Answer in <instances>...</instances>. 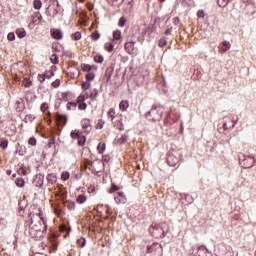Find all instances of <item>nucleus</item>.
Segmentation results:
<instances>
[{"instance_id": "obj_1", "label": "nucleus", "mask_w": 256, "mask_h": 256, "mask_svg": "<svg viewBox=\"0 0 256 256\" xmlns=\"http://www.w3.org/2000/svg\"><path fill=\"white\" fill-rule=\"evenodd\" d=\"M38 216L40 217V221L34 224L33 219H31V225L29 228L30 237L36 241L45 237V234L47 233V221L43 218V212L41 210H39Z\"/></svg>"}, {"instance_id": "obj_2", "label": "nucleus", "mask_w": 256, "mask_h": 256, "mask_svg": "<svg viewBox=\"0 0 256 256\" xmlns=\"http://www.w3.org/2000/svg\"><path fill=\"white\" fill-rule=\"evenodd\" d=\"M177 121H179V114H173V110H170L168 115L164 118L162 131H165L166 135L169 137L175 135L177 129L174 125Z\"/></svg>"}, {"instance_id": "obj_3", "label": "nucleus", "mask_w": 256, "mask_h": 256, "mask_svg": "<svg viewBox=\"0 0 256 256\" xmlns=\"http://www.w3.org/2000/svg\"><path fill=\"white\" fill-rule=\"evenodd\" d=\"M163 113H165V109L163 107L152 106L150 111L146 113V119L152 123H157L163 119Z\"/></svg>"}, {"instance_id": "obj_4", "label": "nucleus", "mask_w": 256, "mask_h": 256, "mask_svg": "<svg viewBox=\"0 0 256 256\" xmlns=\"http://www.w3.org/2000/svg\"><path fill=\"white\" fill-rule=\"evenodd\" d=\"M81 69L85 74L86 81H95V73H97L96 65L81 64Z\"/></svg>"}, {"instance_id": "obj_5", "label": "nucleus", "mask_w": 256, "mask_h": 256, "mask_svg": "<svg viewBox=\"0 0 256 256\" xmlns=\"http://www.w3.org/2000/svg\"><path fill=\"white\" fill-rule=\"evenodd\" d=\"M181 161V153L177 150H170L167 156L169 167H177Z\"/></svg>"}, {"instance_id": "obj_6", "label": "nucleus", "mask_w": 256, "mask_h": 256, "mask_svg": "<svg viewBox=\"0 0 256 256\" xmlns=\"http://www.w3.org/2000/svg\"><path fill=\"white\" fill-rule=\"evenodd\" d=\"M59 11H61V5H59V1L57 0H52L46 8V14L49 17H55Z\"/></svg>"}, {"instance_id": "obj_7", "label": "nucleus", "mask_w": 256, "mask_h": 256, "mask_svg": "<svg viewBox=\"0 0 256 256\" xmlns=\"http://www.w3.org/2000/svg\"><path fill=\"white\" fill-rule=\"evenodd\" d=\"M150 233L154 239H163L167 236V231L165 232V230L159 225L151 226Z\"/></svg>"}, {"instance_id": "obj_8", "label": "nucleus", "mask_w": 256, "mask_h": 256, "mask_svg": "<svg viewBox=\"0 0 256 256\" xmlns=\"http://www.w3.org/2000/svg\"><path fill=\"white\" fill-rule=\"evenodd\" d=\"M150 256H163V246L159 243H153L147 247Z\"/></svg>"}, {"instance_id": "obj_9", "label": "nucleus", "mask_w": 256, "mask_h": 256, "mask_svg": "<svg viewBox=\"0 0 256 256\" xmlns=\"http://www.w3.org/2000/svg\"><path fill=\"white\" fill-rule=\"evenodd\" d=\"M89 99V93L87 92H82L76 100V103L78 104V109L80 111H85L87 109V103H85V100Z\"/></svg>"}, {"instance_id": "obj_10", "label": "nucleus", "mask_w": 256, "mask_h": 256, "mask_svg": "<svg viewBox=\"0 0 256 256\" xmlns=\"http://www.w3.org/2000/svg\"><path fill=\"white\" fill-rule=\"evenodd\" d=\"M124 49L126 53H128V55H133L134 57H137V55L139 54V50L137 49V47H135V42L133 41L126 42L124 45Z\"/></svg>"}, {"instance_id": "obj_11", "label": "nucleus", "mask_w": 256, "mask_h": 256, "mask_svg": "<svg viewBox=\"0 0 256 256\" xmlns=\"http://www.w3.org/2000/svg\"><path fill=\"white\" fill-rule=\"evenodd\" d=\"M95 209L99 215H105V217L111 215V208L107 205L99 204Z\"/></svg>"}, {"instance_id": "obj_12", "label": "nucleus", "mask_w": 256, "mask_h": 256, "mask_svg": "<svg viewBox=\"0 0 256 256\" xmlns=\"http://www.w3.org/2000/svg\"><path fill=\"white\" fill-rule=\"evenodd\" d=\"M114 200L117 205H125V203H127V196L125 192H116L114 194Z\"/></svg>"}, {"instance_id": "obj_13", "label": "nucleus", "mask_w": 256, "mask_h": 256, "mask_svg": "<svg viewBox=\"0 0 256 256\" xmlns=\"http://www.w3.org/2000/svg\"><path fill=\"white\" fill-rule=\"evenodd\" d=\"M77 191H80L81 194L77 195L76 203H78V205H83V203H87V194H85V188L80 187L77 189Z\"/></svg>"}, {"instance_id": "obj_14", "label": "nucleus", "mask_w": 256, "mask_h": 256, "mask_svg": "<svg viewBox=\"0 0 256 256\" xmlns=\"http://www.w3.org/2000/svg\"><path fill=\"white\" fill-rule=\"evenodd\" d=\"M55 119L58 123V127H65V125H67L68 116L66 114L56 113Z\"/></svg>"}, {"instance_id": "obj_15", "label": "nucleus", "mask_w": 256, "mask_h": 256, "mask_svg": "<svg viewBox=\"0 0 256 256\" xmlns=\"http://www.w3.org/2000/svg\"><path fill=\"white\" fill-rule=\"evenodd\" d=\"M81 127L84 131V133H86V135H89V133H91V120L89 118H84L81 121Z\"/></svg>"}, {"instance_id": "obj_16", "label": "nucleus", "mask_w": 256, "mask_h": 256, "mask_svg": "<svg viewBox=\"0 0 256 256\" xmlns=\"http://www.w3.org/2000/svg\"><path fill=\"white\" fill-rule=\"evenodd\" d=\"M50 203L55 215H57V217H62L63 209H61V204L59 202H53L52 200H50Z\"/></svg>"}, {"instance_id": "obj_17", "label": "nucleus", "mask_w": 256, "mask_h": 256, "mask_svg": "<svg viewBox=\"0 0 256 256\" xmlns=\"http://www.w3.org/2000/svg\"><path fill=\"white\" fill-rule=\"evenodd\" d=\"M50 35L52 39H56V41H61V39H63V32H61V30L57 28H52L50 30Z\"/></svg>"}, {"instance_id": "obj_18", "label": "nucleus", "mask_w": 256, "mask_h": 256, "mask_svg": "<svg viewBox=\"0 0 256 256\" xmlns=\"http://www.w3.org/2000/svg\"><path fill=\"white\" fill-rule=\"evenodd\" d=\"M219 53H227V51H229V49H231V43H229L228 41H223L219 47Z\"/></svg>"}, {"instance_id": "obj_19", "label": "nucleus", "mask_w": 256, "mask_h": 256, "mask_svg": "<svg viewBox=\"0 0 256 256\" xmlns=\"http://www.w3.org/2000/svg\"><path fill=\"white\" fill-rule=\"evenodd\" d=\"M255 165V158L248 157L244 159V167L245 169H251Z\"/></svg>"}, {"instance_id": "obj_20", "label": "nucleus", "mask_w": 256, "mask_h": 256, "mask_svg": "<svg viewBox=\"0 0 256 256\" xmlns=\"http://www.w3.org/2000/svg\"><path fill=\"white\" fill-rule=\"evenodd\" d=\"M41 19H43L41 12H35L32 15V23H35V25H39L41 23Z\"/></svg>"}, {"instance_id": "obj_21", "label": "nucleus", "mask_w": 256, "mask_h": 256, "mask_svg": "<svg viewBox=\"0 0 256 256\" xmlns=\"http://www.w3.org/2000/svg\"><path fill=\"white\" fill-rule=\"evenodd\" d=\"M46 179H47L48 183H50L51 185H55V183H57V174L49 173L46 176Z\"/></svg>"}, {"instance_id": "obj_22", "label": "nucleus", "mask_w": 256, "mask_h": 256, "mask_svg": "<svg viewBox=\"0 0 256 256\" xmlns=\"http://www.w3.org/2000/svg\"><path fill=\"white\" fill-rule=\"evenodd\" d=\"M40 110L42 113H46L48 117H51V112H49V103L47 102L42 103L40 106Z\"/></svg>"}, {"instance_id": "obj_23", "label": "nucleus", "mask_w": 256, "mask_h": 256, "mask_svg": "<svg viewBox=\"0 0 256 256\" xmlns=\"http://www.w3.org/2000/svg\"><path fill=\"white\" fill-rule=\"evenodd\" d=\"M119 109L120 111H127V109H129V101L122 100L119 104Z\"/></svg>"}, {"instance_id": "obj_24", "label": "nucleus", "mask_w": 256, "mask_h": 256, "mask_svg": "<svg viewBox=\"0 0 256 256\" xmlns=\"http://www.w3.org/2000/svg\"><path fill=\"white\" fill-rule=\"evenodd\" d=\"M70 136L72 139H79L81 136H83V133H81V131L79 130H72L70 133Z\"/></svg>"}, {"instance_id": "obj_25", "label": "nucleus", "mask_w": 256, "mask_h": 256, "mask_svg": "<svg viewBox=\"0 0 256 256\" xmlns=\"http://www.w3.org/2000/svg\"><path fill=\"white\" fill-rule=\"evenodd\" d=\"M63 204L65 205V207H67V209H69V211H75V202L63 201Z\"/></svg>"}, {"instance_id": "obj_26", "label": "nucleus", "mask_w": 256, "mask_h": 256, "mask_svg": "<svg viewBox=\"0 0 256 256\" xmlns=\"http://www.w3.org/2000/svg\"><path fill=\"white\" fill-rule=\"evenodd\" d=\"M98 149V153H100V155H103L105 153V149H107V145L105 144V142H100L97 146Z\"/></svg>"}, {"instance_id": "obj_27", "label": "nucleus", "mask_w": 256, "mask_h": 256, "mask_svg": "<svg viewBox=\"0 0 256 256\" xmlns=\"http://www.w3.org/2000/svg\"><path fill=\"white\" fill-rule=\"evenodd\" d=\"M97 95H99V90L93 89L91 90V93L88 94V99H91V101H95V99H97Z\"/></svg>"}, {"instance_id": "obj_28", "label": "nucleus", "mask_w": 256, "mask_h": 256, "mask_svg": "<svg viewBox=\"0 0 256 256\" xmlns=\"http://www.w3.org/2000/svg\"><path fill=\"white\" fill-rule=\"evenodd\" d=\"M113 39H114V41H121V39H123V36L121 34V30H115L113 32Z\"/></svg>"}, {"instance_id": "obj_29", "label": "nucleus", "mask_w": 256, "mask_h": 256, "mask_svg": "<svg viewBox=\"0 0 256 256\" xmlns=\"http://www.w3.org/2000/svg\"><path fill=\"white\" fill-rule=\"evenodd\" d=\"M16 35L19 37V39H23L27 35V32H25V29L23 28H18L16 30Z\"/></svg>"}, {"instance_id": "obj_30", "label": "nucleus", "mask_w": 256, "mask_h": 256, "mask_svg": "<svg viewBox=\"0 0 256 256\" xmlns=\"http://www.w3.org/2000/svg\"><path fill=\"white\" fill-rule=\"evenodd\" d=\"M66 107L67 111H75L77 109V102H68Z\"/></svg>"}, {"instance_id": "obj_31", "label": "nucleus", "mask_w": 256, "mask_h": 256, "mask_svg": "<svg viewBox=\"0 0 256 256\" xmlns=\"http://www.w3.org/2000/svg\"><path fill=\"white\" fill-rule=\"evenodd\" d=\"M114 48H115V46L111 42H106L104 44V49H105V51H108V53H111Z\"/></svg>"}, {"instance_id": "obj_32", "label": "nucleus", "mask_w": 256, "mask_h": 256, "mask_svg": "<svg viewBox=\"0 0 256 256\" xmlns=\"http://www.w3.org/2000/svg\"><path fill=\"white\" fill-rule=\"evenodd\" d=\"M87 193H89V195H97V187H95V185H90L87 188Z\"/></svg>"}, {"instance_id": "obj_33", "label": "nucleus", "mask_w": 256, "mask_h": 256, "mask_svg": "<svg viewBox=\"0 0 256 256\" xmlns=\"http://www.w3.org/2000/svg\"><path fill=\"white\" fill-rule=\"evenodd\" d=\"M35 121V115L28 114L24 117V123H33Z\"/></svg>"}, {"instance_id": "obj_34", "label": "nucleus", "mask_w": 256, "mask_h": 256, "mask_svg": "<svg viewBox=\"0 0 256 256\" xmlns=\"http://www.w3.org/2000/svg\"><path fill=\"white\" fill-rule=\"evenodd\" d=\"M9 146V141L6 138H0L1 149H6Z\"/></svg>"}, {"instance_id": "obj_35", "label": "nucleus", "mask_w": 256, "mask_h": 256, "mask_svg": "<svg viewBox=\"0 0 256 256\" xmlns=\"http://www.w3.org/2000/svg\"><path fill=\"white\" fill-rule=\"evenodd\" d=\"M15 185H17L18 187H25V179H23L22 177L17 178L15 180Z\"/></svg>"}, {"instance_id": "obj_36", "label": "nucleus", "mask_w": 256, "mask_h": 256, "mask_svg": "<svg viewBox=\"0 0 256 256\" xmlns=\"http://www.w3.org/2000/svg\"><path fill=\"white\" fill-rule=\"evenodd\" d=\"M82 89L83 91H89V89H91V81L86 80L85 82H83Z\"/></svg>"}, {"instance_id": "obj_37", "label": "nucleus", "mask_w": 256, "mask_h": 256, "mask_svg": "<svg viewBox=\"0 0 256 256\" xmlns=\"http://www.w3.org/2000/svg\"><path fill=\"white\" fill-rule=\"evenodd\" d=\"M70 177H71V174L67 171H64V172L61 173V180L62 181H69Z\"/></svg>"}, {"instance_id": "obj_38", "label": "nucleus", "mask_w": 256, "mask_h": 256, "mask_svg": "<svg viewBox=\"0 0 256 256\" xmlns=\"http://www.w3.org/2000/svg\"><path fill=\"white\" fill-rule=\"evenodd\" d=\"M91 165V161L89 160H84L81 164V169L82 171H87V168Z\"/></svg>"}, {"instance_id": "obj_39", "label": "nucleus", "mask_w": 256, "mask_h": 256, "mask_svg": "<svg viewBox=\"0 0 256 256\" xmlns=\"http://www.w3.org/2000/svg\"><path fill=\"white\" fill-rule=\"evenodd\" d=\"M91 39L92 41H99V39H101V34L95 31L91 34Z\"/></svg>"}, {"instance_id": "obj_40", "label": "nucleus", "mask_w": 256, "mask_h": 256, "mask_svg": "<svg viewBox=\"0 0 256 256\" xmlns=\"http://www.w3.org/2000/svg\"><path fill=\"white\" fill-rule=\"evenodd\" d=\"M50 61L51 63H53V65L59 64V56H57L56 54H52L50 57Z\"/></svg>"}, {"instance_id": "obj_41", "label": "nucleus", "mask_w": 256, "mask_h": 256, "mask_svg": "<svg viewBox=\"0 0 256 256\" xmlns=\"http://www.w3.org/2000/svg\"><path fill=\"white\" fill-rule=\"evenodd\" d=\"M108 117H110L113 121L115 117H117V113L115 112V108H110L108 111Z\"/></svg>"}, {"instance_id": "obj_42", "label": "nucleus", "mask_w": 256, "mask_h": 256, "mask_svg": "<svg viewBox=\"0 0 256 256\" xmlns=\"http://www.w3.org/2000/svg\"><path fill=\"white\" fill-rule=\"evenodd\" d=\"M43 3H41V0H34L33 2V8L36 10L41 9Z\"/></svg>"}, {"instance_id": "obj_43", "label": "nucleus", "mask_w": 256, "mask_h": 256, "mask_svg": "<svg viewBox=\"0 0 256 256\" xmlns=\"http://www.w3.org/2000/svg\"><path fill=\"white\" fill-rule=\"evenodd\" d=\"M167 45V38L162 37L158 41V47H165Z\"/></svg>"}, {"instance_id": "obj_44", "label": "nucleus", "mask_w": 256, "mask_h": 256, "mask_svg": "<svg viewBox=\"0 0 256 256\" xmlns=\"http://www.w3.org/2000/svg\"><path fill=\"white\" fill-rule=\"evenodd\" d=\"M77 141H78L77 143H78L79 147H83L85 145V142L87 141V139L85 138L84 135H82Z\"/></svg>"}, {"instance_id": "obj_45", "label": "nucleus", "mask_w": 256, "mask_h": 256, "mask_svg": "<svg viewBox=\"0 0 256 256\" xmlns=\"http://www.w3.org/2000/svg\"><path fill=\"white\" fill-rule=\"evenodd\" d=\"M61 233H69L71 231V228H69L67 225L63 224L60 226Z\"/></svg>"}, {"instance_id": "obj_46", "label": "nucleus", "mask_w": 256, "mask_h": 256, "mask_svg": "<svg viewBox=\"0 0 256 256\" xmlns=\"http://www.w3.org/2000/svg\"><path fill=\"white\" fill-rule=\"evenodd\" d=\"M231 0H218V5L219 7H227V5H229V2Z\"/></svg>"}, {"instance_id": "obj_47", "label": "nucleus", "mask_w": 256, "mask_h": 256, "mask_svg": "<svg viewBox=\"0 0 256 256\" xmlns=\"http://www.w3.org/2000/svg\"><path fill=\"white\" fill-rule=\"evenodd\" d=\"M81 37V32H75L74 34H72L73 41H80Z\"/></svg>"}, {"instance_id": "obj_48", "label": "nucleus", "mask_w": 256, "mask_h": 256, "mask_svg": "<svg viewBox=\"0 0 256 256\" xmlns=\"http://www.w3.org/2000/svg\"><path fill=\"white\" fill-rule=\"evenodd\" d=\"M127 139H128L127 134H123V135L118 139V143H120V145H122L123 143H127Z\"/></svg>"}, {"instance_id": "obj_49", "label": "nucleus", "mask_w": 256, "mask_h": 256, "mask_svg": "<svg viewBox=\"0 0 256 256\" xmlns=\"http://www.w3.org/2000/svg\"><path fill=\"white\" fill-rule=\"evenodd\" d=\"M63 57H68V59H73V52L66 50L62 52Z\"/></svg>"}, {"instance_id": "obj_50", "label": "nucleus", "mask_w": 256, "mask_h": 256, "mask_svg": "<svg viewBox=\"0 0 256 256\" xmlns=\"http://www.w3.org/2000/svg\"><path fill=\"white\" fill-rule=\"evenodd\" d=\"M94 61L95 63H103V61H105V58H103L102 55H96L94 56Z\"/></svg>"}, {"instance_id": "obj_51", "label": "nucleus", "mask_w": 256, "mask_h": 256, "mask_svg": "<svg viewBox=\"0 0 256 256\" xmlns=\"http://www.w3.org/2000/svg\"><path fill=\"white\" fill-rule=\"evenodd\" d=\"M127 23V18H125L124 16L121 17L118 21V27H123L124 25H126Z\"/></svg>"}, {"instance_id": "obj_52", "label": "nucleus", "mask_w": 256, "mask_h": 256, "mask_svg": "<svg viewBox=\"0 0 256 256\" xmlns=\"http://www.w3.org/2000/svg\"><path fill=\"white\" fill-rule=\"evenodd\" d=\"M86 243H87V241L85 240V238H79L77 240L78 247H84Z\"/></svg>"}, {"instance_id": "obj_53", "label": "nucleus", "mask_w": 256, "mask_h": 256, "mask_svg": "<svg viewBox=\"0 0 256 256\" xmlns=\"http://www.w3.org/2000/svg\"><path fill=\"white\" fill-rule=\"evenodd\" d=\"M59 85H61V80L60 79H56L55 81H53L51 83V86L54 88V89H57V87H59Z\"/></svg>"}, {"instance_id": "obj_54", "label": "nucleus", "mask_w": 256, "mask_h": 256, "mask_svg": "<svg viewBox=\"0 0 256 256\" xmlns=\"http://www.w3.org/2000/svg\"><path fill=\"white\" fill-rule=\"evenodd\" d=\"M28 145H31L32 147H35V145H37V139H35V137H31L28 140Z\"/></svg>"}, {"instance_id": "obj_55", "label": "nucleus", "mask_w": 256, "mask_h": 256, "mask_svg": "<svg viewBox=\"0 0 256 256\" xmlns=\"http://www.w3.org/2000/svg\"><path fill=\"white\" fill-rule=\"evenodd\" d=\"M55 75V73L53 71H46L44 73V76L46 79H51V77H53Z\"/></svg>"}, {"instance_id": "obj_56", "label": "nucleus", "mask_w": 256, "mask_h": 256, "mask_svg": "<svg viewBox=\"0 0 256 256\" xmlns=\"http://www.w3.org/2000/svg\"><path fill=\"white\" fill-rule=\"evenodd\" d=\"M18 175H27V169L25 167H20L18 169Z\"/></svg>"}, {"instance_id": "obj_57", "label": "nucleus", "mask_w": 256, "mask_h": 256, "mask_svg": "<svg viewBox=\"0 0 256 256\" xmlns=\"http://www.w3.org/2000/svg\"><path fill=\"white\" fill-rule=\"evenodd\" d=\"M24 87H31L33 85V82L30 79H25L23 82Z\"/></svg>"}, {"instance_id": "obj_58", "label": "nucleus", "mask_w": 256, "mask_h": 256, "mask_svg": "<svg viewBox=\"0 0 256 256\" xmlns=\"http://www.w3.org/2000/svg\"><path fill=\"white\" fill-rule=\"evenodd\" d=\"M7 39L8 41H15V33L13 32L8 33Z\"/></svg>"}, {"instance_id": "obj_59", "label": "nucleus", "mask_w": 256, "mask_h": 256, "mask_svg": "<svg viewBox=\"0 0 256 256\" xmlns=\"http://www.w3.org/2000/svg\"><path fill=\"white\" fill-rule=\"evenodd\" d=\"M119 189H121L119 186L112 184L110 193H115V191H119Z\"/></svg>"}, {"instance_id": "obj_60", "label": "nucleus", "mask_w": 256, "mask_h": 256, "mask_svg": "<svg viewBox=\"0 0 256 256\" xmlns=\"http://www.w3.org/2000/svg\"><path fill=\"white\" fill-rule=\"evenodd\" d=\"M55 197H60V199H62V201H64V199H65V192H57L55 194Z\"/></svg>"}, {"instance_id": "obj_61", "label": "nucleus", "mask_w": 256, "mask_h": 256, "mask_svg": "<svg viewBox=\"0 0 256 256\" xmlns=\"http://www.w3.org/2000/svg\"><path fill=\"white\" fill-rule=\"evenodd\" d=\"M45 74H38V81H40V83H45Z\"/></svg>"}, {"instance_id": "obj_62", "label": "nucleus", "mask_w": 256, "mask_h": 256, "mask_svg": "<svg viewBox=\"0 0 256 256\" xmlns=\"http://www.w3.org/2000/svg\"><path fill=\"white\" fill-rule=\"evenodd\" d=\"M197 17H199L200 19H203V17H205V11L199 10L197 12Z\"/></svg>"}, {"instance_id": "obj_63", "label": "nucleus", "mask_w": 256, "mask_h": 256, "mask_svg": "<svg viewBox=\"0 0 256 256\" xmlns=\"http://www.w3.org/2000/svg\"><path fill=\"white\" fill-rule=\"evenodd\" d=\"M103 125H105V122H103V120H99V122L96 125V129H101Z\"/></svg>"}, {"instance_id": "obj_64", "label": "nucleus", "mask_w": 256, "mask_h": 256, "mask_svg": "<svg viewBox=\"0 0 256 256\" xmlns=\"http://www.w3.org/2000/svg\"><path fill=\"white\" fill-rule=\"evenodd\" d=\"M51 251H57V243L53 242L50 247Z\"/></svg>"}]
</instances>
